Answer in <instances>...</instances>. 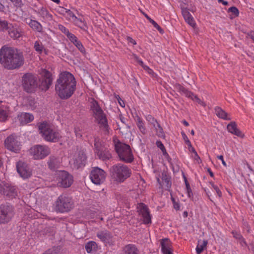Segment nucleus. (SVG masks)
Returning a JSON list of instances; mask_svg holds the SVG:
<instances>
[{
    "label": "nucleus",
    "instance_id": "nucleus-1",
    "mask_svg": "<svg viewBox=\"0 0 254 254\" xmlns=\"http://www.w3.org/2000/svg\"><path fill=\"white\" fill-rule=\"evenodd\" d=\"M76 80L72 74L68 71L62 72L55 85V90L62 99L70 97L76 88Z\"/></svg>",
    "mask_w": 254,
    "mask_h": 254
},
{
    "label": "nucleus",
    "instance_id": "nucleus-2",
    "mask_svg": "<svg viewBox=\"0 0 254 254\" xmlns=\"http://www.w3.org/2000/svg\"><path fill=\"white\" fill-rule=\"evenodd\" d=\"M23 62L22 53L11 47L4 46L0 50L1 64H19Z\"/></svg>",
    "mask_w": 254,
    "mask_h": 254
},
{
    "label": "nucleus",
    "instance_id": "nucleus-3",
    "mask_svg": "<svg viewBox=\"0 0 254 254\" xmlns=\"http://www.w3.org/2000/svg\"><path fill=\"white\" fill-rule=\"evenodd\" d=\"M38 128L42 137L46 141L56 142L62 137L58 130L46 122L41 123Z\"/></svg>",
    "mask_w": 254,
    "mask_h": 254
},
{
    "label": "nucleus",
    "instance_id": "nucleus-4",
    "mask_svg": "<svg viewBox=\"0 0 254 254\" xmlns=\"http://www.w3.org/2000/svg\"><path fill=\"white\" fill-rule=\"evenodd\" d=\"M112 179L117 183H122L130 177L131 171L126 165L118 164L111 169Z\"/></svg>",
    "mask_w": 254,
    "mask_h": 254
},
{
    "label": "nucleus",
    "instance_id": "nucleus-5",
    "mask_svg": "<svg viewBox=\"0 0 254 254\" xmlns=\"http://www.w3.org/2000/svg\"><path fill=\"white\" fill-rule=\"evenodd\" d=\"M90 108L96 122L101 127L107 129L108 127L107 119L106 115L99 106L98 102L94 100H92L91 102Z\"/></svg>",
    "mask_w": 254,
    "mask_h": 254
},
{
    "label": "nucleus",
    "instance_id": "nucleus-6",
    "mask_svg": "<svg viewBox=\"0 0 254 254\" xmlns=\"http://www.w3.org/2000/svg\"><path fill=\"white\" fill-rule=\"evenodd\" d=\"M115 149L120 159L126 163H131L134 159L130 146L121 142L115 143Z\"/></svg>",
    "mask_w": 254,
    "mask_h": 254
},
{
    "label": "nucleus",
    "instance_id": "nucleus-7",
    "mask_svg": "<svg viewBox=\"0 0 254 254\" xmlns=\"http://www.w3.org/2000/svg\"><path fill=\"white\" fill-rule=\"evenodd\" d=\"M21 85L26 92H35L38 87L37 76L31 73L24 74L22 77Z\"/></svg>",
    "mask_w": 254,
    "mask_h": 254
},
{
    "label": "nucleus",
    "instance_id": "nucleus-8",
    "mask_svg": "<svg viewBox=\"0 0 254 254\" xmlns=\"http://www.w3.org/2000/svg\"><path fill=\"white\" fill-rule=\"evenodd\" d=\"M73 205L71 198L63 194L60 195L55 201L54 209L57 212L63 213L69 211Z\"/></svg>",
    "mask_w": 254,
    "mask_h": 254
},
{
    "label": "nucleus",
    "instance_id": "nucleus-9",
    "mask_svg": "<svg viewBox=\"0 0 254 254\" xmlns=\"http://www.w3.org/2000/svg\"><path fill=\"white\" fill-rule=\"evenodd\" d=\"M29 153L33 159L41 160L50 154L51 149L46 145H35L30 148Z\"/></svg>",
    "mask_w": 254,
    "mask_h": 254
},
{
    "label": "nucleus",
    "instance_id": "nucleus-10",
    "mask_svg": "<svg viewBox=\"0 0 254 254\" xmlns=\"http://www.w3.org/2000/svg\"><path fill=\"white\" fill-rule=\"evenodd\" d=\"M39 88L42 91H46L51 85L53 81L52 74L46 69H42L40 72Z\"/></svg>",
    "mask_w": 254,
    "mask_h": 254
},
{
    "label": "nucleus",
    "instance_id": "nucleus-11",
    "mask_svg": "<svg viewBox=\"0 0 254 254\" xmlns=\"http://www.w3.org/2000/svg\"><path fill=\"white\" fill-rule=\"evenodd\" d=\"M58 184L63 188L70 187L73 183V177L67 172L59 171L57 172Z\"/></svg>",
    "mask_w": 254,
    "mask_h": 254
},
{
    "label": "nucleus",
    "instance_id": "nucleus-12",
    "mask_svg": "<svg viewBox=\"0 0 254 254\" xmlns=\"http://www.w3.org/2000/svg\"><path fill=\"white\" fill-rule=\"evenodd\" d=\"M89 177L93 183L99 185L105 181L106 174L103 169L99 167H94L91 171Z\"/></svg>",
    "mask_w": 254,
    "mask_h": 254
},
{
    "label": "nucleus",
    "instance_id": "nucleus-13",
    "mask_svg": "<svg viewBox=\"0 0 254 254\" xmlns=\"http://www.w3.org/2000/svg\"><path fill=\"white\" fill-rule=\"evenodd\" d=\"M14 215L13 208L11 206L1 205L0 206V223L8 222Z\"/></svg>",
    "mask_w": 254,
    "mask_h": 254
},
{
    "label": "nucleus",
    "instance_id": "nucleus-14",
    "mask_svg": "<svg viewBox=\"0 0 254 254\" xmlns=\"http://www.w3.org/2000/svg\"><path fill=\"white\" fill-rule=\"evenodd\" d=\"M5 147L11 151L17 153L21 149V143L17 137L11 135L4 141Z\"/></svg>",
    "mask_w": 254,
    "mask_h": 254
},
{
    "label": "nucleus",
    "instance_id": "nucleus-15",
    "mask_svg": "<svg viewBox=\"0 0 254 254\" xmlns=\"http://www.w3.org/2000/svg\"><path fill=\"white\" fill-rule=\"evenodd\" d=\"M16 166L17 173L23 179H27L31 177L32 170L26 163L19 161Z\"/></svg>",
    "mask_w": 254,
    "mask_h": 254
},
{
    "label": "nucleus",
    "instance_id": "nucleus-16",
    "mask_svg": "<svg viewBox=\"0 0 254 254\" xmlns=\"http://www.w3.org/2000/svg\"><path fill=\"white\" fill-rule=\"evenodd\" d=\"M137 212L140 216L144 224H148L151 223V217L149 213L148 208L143 203H139L137 206Z\"/></svg>",
    "mask_w": 254,
    "mask_h": 254
},
{
    "label": "nucleus",
    "instance_id": "nucleus-17",
    "mask_svg": "<svg viewBox=\"0 0 254 254\" xmlns=\"http://www.w3.org/2000/svg\"><path fill=\"white\" fill-rule=\"evenodd\" d=\"M161 252L162 254H173V248L171 242L168 239L160 241Z\"/></svg>",
    "mask_w": 254,
    "mask_h": 254
},
{
    "label": "nucleus",
    "instance_id": "nucleus-18",
    "mask_svg": "<svg viewBox=\"0 0 254 254\" xmlns=\"http://www.w3.org/2000/svg\"><path fill=\"white\" fill-rule=\"evenodd\" d=\"M86 158V156L83 152L75 154L72 160L73 165L77 168L81 167L84 165Z\"/></svg>",
    "mask_w": 254,
    "mask_h": 254
},
{
    "label": "nucleus",
    "instance_id": "nucleus-19",
    "mask_svg": "<svg viewBox=\"0 0 254 254\" xmlns=\"http://www.w3.org/2000/svg\"><path fill=\"white\" fill-rule=\"evenodd\" d=\"M97 236L102 242L105 244H111L113 243L112 235L107 230L98 232Z\"/></svg>",
    "mask_w": 254,
    "mask_h": 254
},
{
    "label": "nucleus",
    "instance_id": "nucleus-20",
    "mask_svg": "<svg viewBox=\"0 0 254 254\" xmlns=\"http://www.w3.org/2000/svg\"><path fill=\"white\" fill-rule=\"evenodd\" d=\"M17 119L21 125H26L34 120V116L32 114L28 113L22 112L20 113Z\"/></svg>",
    "mask_w": 254,
    "mask_h": 254
},
{
    "label": "nucleus",
    "instance_id": "nucleus-21",
    "mask_svg": "<svg viewBox=\"0 0 254 254\" xmlns=\"http://www.w3.org/2000/svg\"><path fill=\"white\" fill-rule=\"evenodd\" d=\"M179 89L181 90L185 94V95L189 98H190L192 100L197 102L203 106H205V103L199 99L196 95H194L192 92L186 90L183 87L179 85Z\"/></svg>",
    "mask_w": 254,
    "mask_h": 254
},
{
    "label": "nucleus",
    "instance_id": "nucleus-22",
    "mask_svg": "<svg viewBox=\"0 0 254 254\" xmlns=\"http://www.w3.org/2000/svg\"><path fill=\"white\" fill-rule=\"evenodd\" d=\"M179 89L181 90L185 94V95L189 98H190L192 100L197 102L203 106H205V103L199 99L196 95H194L192 92L186 90L183 87L179 85Z\"/></svg>",
    "mask_w": 254,
    "mask_h": 254
},
{
    "label": "nucleus",
    "instance_id": "nucleus-23",
    "mask_svg": "<svg viewBox=\"0 0 254 254\" xmlns=\"http://www.w3.org/2000/svg\"><path fill=\"white\" fill-rule=\"evenodd\" d=\"M10 27L8 28L9 36L14 39H17L21 35V31L17 26L9 24Z\"/></svg>",
    "mask_w": 254,
    "mask_h": 254
},
{
    "label": "nucleus",
    "instance_id": "nucleus-24",
    "mask_svg": "<svg viewBox=\"0 0 254 254\" xmlns=\"http://www.w3.org/2000/svg\"><path fill=\"white\" fill-rule=\"evenodd\" d=\"M227 129L229 132L238 136L243 137V133L237 128L235 122H232L227 125Z\"/></svg>",
    "mask_w": 254,
    "mask_h": 254
},
{
    "label": "nucleus",
    "instance_id": "nucleus-25",
    "mask_svg": "<svg viewBox=\"0 0 254 254\" xmlns=\"http://www.w3.org/2000/svg\"><path fill=\"white\" fill-rule=\"evenodd\" d=\"M85 249L87 253L95 254L98 250L97 244L95 242L89 241L85 244Z\"/></svg>",
    "mask_w": 254,
    "mask_h": 254
},
{
    "label": "nucleus",
    "instance_id": "nucleus-26",
    "mask_svg": "<svg viewBox=\"0 0 254 254\" xmlns=\"http://www.w3.org/2000/svg\"><path fill=\"white\" fill-rule=\"evenodd\" d=\"M182 12L185 21L191 26L194 27L195 25V21L189 11L187 9L183 8Z\"/></svg>",
    "mask_w": 254,
    "mask_h": 254
},
{
    "label": "nucleus",
    "instance_id": "nucleus-27",
    "mask_svg": "<svg viewBox=\"0 0 254 254\" xmlns=\"http://www.w3.org/2000/svg\"><path fill=\"white\" fill-rule=\"evenodd\" d=\"M10 114L9 107L7 106H0V122H4Z\"/></svg>",
    "mask_w": 254,
    "mask_h": 254
},
{
    "label": "nucleus",
    "instance_id": "nucleus-28",
    "mask_svg": "<svg viewBox=\"0 0 254 254\" xmlns=\"http://www.w3.org/2000/svg\"><path fill=\"white\" fill-rule=\"evenodd\" d=\"M122 254H138V250L135 245L128 244L124 248Z\"/></svg>",
    "mask_w": 254,
    "mask_h": 254
},
{
    "label": "nucleus",
    "instance_id": "nucleus-29",
    "mask_svg": "<svg viewBox=\"0 0 254 254\" xmlns=\"http://www.w3.org/2000/svg\"><path fill=\"white\" fill-rule=\"evenodd\" d=\"M215 113L216 115L220 118H221L225 120H231V118L228 115V114L220 107H216L215 108Z\"/></svg>",
    "mask_w": 254,
    "mask_h": 254
},
{
    "label": "nucleus",
    "instance_id": "nucleus-30",
    "mask_svg": "<svg viewBox=\"0 0 254 254\" xmlns=\"http://www.w3.org/2000/svg\"><path fill=\"white\" fill-rule=\"evenodd\" d=\"M208 242L207 240L198 241L197 245L195 250L197 254H200L204 250L206 249Z\"/></svg>",
    "mask_w": 254,
    "mask_h": 254
},
{
    "label": "nucleus",
    "instance_id": "nucleus-31",
    "mask_svg": "<svg viewBox=\"0 0 254 254\" xmlns=\"http://www.w3.org/2000/svg\"><path fill=\"white\" fill-rule=\"evenodd\" d=\"M27 23L34 30L39 32H41L42 30L41 24L37 21L31 19L28 22H27Z\"/></svg>",
    "mask_w": 254,
    "mask_h": 254
},
{
    "label": "nucleus",
    "instance_id": "nucleus-32",
    "mask_svg": "<svg viewBox=\"0 0 254 254\" xmlns=\"http://www.w3.org/2000/svg\"><path fill=\"white\" fill-rule=\"evenodd\" d=\"M72 17L73 19V21L77 26L84 31H86L87 30V26L86 22L78 18L74 15V14H72Z\"/></svg>",
    "mask_w": 254,
    "mask_h": 254
},
{
    "label": "nucleus",
    "instance_id": "nucleus-33",
    "mask_svg": "<svg viewBox=\"0 0 254 254\" xmlns=\"http://www.w3.org/2000/svg\"><path fill=\"white\" fill-rule=\"evenodd\" d=\"M35 50L40 54H47V52L42 43L39 41H36L34 46Z\"/></svg>",
    "mask_w": 254,
    "mask_h": 254
},
{
    "label": "nucleus",
    "instance_id": "nucleus-34",
    "mask_svg": "<svg viewBox=\"0 0 254 254\" xmlns=\"http://www.w3.org/2000/svg\"><path fill=\"white\" fill-rule=\"evenodd\" d=\"M136 125L138 128L139 131L143 134L146 133V129L144 125L143 120L141 118L138 116L136 117Z\"/></svg>",
    "mask_w": 254,
    "mask_h": 254
},
{
    "label": "nucleus",
    "instance_id": "nucleus-35",
    "mask_svg": "<svg viewBox=\"0 0 254 254\" xmlns=\"http://www.w3.org/2000/svg\"><path fill=\"white\" fill-rule=\"evenodd\" d=\"M97 156L101 159L103 160L109 159L111 158V154L108 151H106L104 148L100 152H97Z\"/></svg>",
    "mask_w": 254,
    "mask_h": 254
},
{
    "label": "nucleus",
    "instance_id": "nucleus-36",
    "mask_svg": "<svg viewBox=\"0 0 254 254\" xmlns=\"http://www.w3.org/2000/svg\"><path fill=\"white\" fill-rule=\"evenodd\" d=\"M6 194L10 198L15 197L17 195V191L14 186H8L6 190Z\"/></svg>",
    "mask_w": 254,
    "mask_h": 254
},
{
    "label": "nucleus",
    "instance_id": "nucleus-37",
    "mask_svg": "<svg viewBox=\"0 0 254 254\" xmlns=\"http://www.w3.org/2000/svg\"><path fill=\"white\" fill-rule=\"evenodd\" d=\"M232 234L234 237L240 241V244L242 245V246L245 247L247 246L246 242H245V241L244 240L240 233L237 232H233Z\"/></svg>",
    "mask_w": 254,
    "mask_h": 254
},
{
    "label": "nucleus",
    "instance_id": "nucleus-38",
    "mask_svg": "<svg viewBox=\"0 0 254 254\" xmlns=\"http://www.w3.org/2000/svg\"><path fill=\"white\" fill-rule=\"evenodd\" d=\"M95 152L96 154H97V152L101 151L104 148L102 146L101 143L100 142L99 140L98 139H95Z\"/></svg>",
    "mask_w": 254,
    "mask_h": 254
},
{
    "label": "nucleus",
    "instance_id": "nucleus-39",
    "mask_svg": "<svg viewBox=\"0 0 254 254\" xmlns=\"http://www.w3.org/2000/svg\"><path fill=\"white\" fill-rule=\"evenodd\" d=\"M158 126H159L158 127H157L156 126H153V127H154V128L156 130V134L158 136L161 137H164V132H163V129L159 124H158Z\"/></svg>",
    "mask_w": 254,
    "mask_h": 254
},
{
    "label": "nucleus",
    "instance_id": "nucleus-40",
    "mask_svg": "<svg viewBox=\"0 0 254 254\" xmlns=\"http://www.w3.org/2000/svg\"><path fill=\"white\" fill-rule=\"evenodd\" d=\"M57 162V159L54 157H50L48 161V166L51 169H53L55 167V164Z\"/></svg>",
    "mask_w": 254,
    "mask_h": 254
},
{
    "label": "nucleus",
    "instance_id": "nucleus-41",
    "mask_svg": "<svg viewBox=\"0 0 254 254\" xmlns=\"http://www.w3.org/2000/svg\"><path fill=\"white\" fill-rule=\"evenodd\" d=\"M10 27L9 24L5 20H0V31L8 29Z\"/></svg>",
    "mask_w": 254,
    "mask_h": 254
},
{
    "label": "nucleus",
    "instance_id": "nucleus-42",
    "mask_svg": "<svg viewBox=\"0 0 254 254\" xmlns=\"http://www.w3.org/2000/svg\"><path fill=\"white\" fill-rule=\"evenodd\" d=\"M146 120L153 126H156L158 127H159L157 121L151 116L148 115L147 116Z\"/></svg>",
    "mask_w": 254,
    "mask_h": 254
},
{
    "label": "nucleus",
    "instance_id": "nucleus-43",
    "mask_svg": "<svg viewBox=\"0 0 254 254\" xmlns=\"http://www.w3.org/2000/svg\"><path fill=\"white\" fill-rule=\"evenodd\" d=\"M146 18L151 22L152 25L154 26L155 28H156L158 31L160 32H162V30L161 27L158 25V24L153 19H152L149 16L147 15H145Z\"/></svg>",
    "mask_w": 254,
    "mask_h": 254
},
{
    "label": "nucleus",
    "instance_id": "nucleus-44",
    "mask_svg": "<svg viewBox=\"0 0 254 254\" xmlns=\"http://www.w3.org/2000/svg\"><path fill=\"white\" fill-rule=\"evenodd\" d=\"M156 144L157 147L162 151L164 155H168L165 148L161 141H157Z\"/></svg>",
    "mask_w": 254,
    "mask_h": 254
},
{
    "label": "nucleus",
    "instance_id": "nucleus-45",
    "mask_svg": "<svg viewBox=\"0 0 254 254\" xmlns=\"http://www.w3.org/2000/svg\"><path fill=\"white\" fill-rule=\"evenodd\" d=\"M74 45L77 47V48L83 54H85V50L80 41L78 40L76 42Z\"/></svg>",
    "mask_w": 254,
    "mask_h": 254
},
{
    "label": "nucleus",
    "instance_id": "nucleus-46",
    "mask_svg": "<svg viewBox=\"0 0 254 254\" xmlns=\"http://www.w3.org/2000/svg\"><path fill=\"white\" fill-rule=\"evenodd\" d=\"M209 183L211 187L216 191L218 196L221 197L222 196V192L221 190L219 189L218 187L216 185H214V184L212 182H209Z\"/></svg>",
    "mask_w": 254,
    "mask_h": 254
},
{
    "label": "nucleus",
    "instance_id": "nucleus-47",
    "mask_svg": "<svg viewBox=\"0 0 254 254\" xmlns=\"http://www.w3.org/2000/svg\"><path fill=\"white\" fill-rule=\"evenodd\" d=\"M185 180L186 188V191L187 192V194H188V197H190L192 195L191 190L189 185V184L187 181L186 178H185Z\"/></svg>",
    "mask_w": 254,
    "mask_h": 254
},
{
    "label": "nucleus",
    "instance_id": "nucleus-48",
    "mask_svg": "<svg viewBox=\"0 0 254 254\" xmlns=\"http://www.w3.org/2000/svg\"><path fill=\"white\" fill-rule=\"evenodd\" d=\"M67 37L69 39L70 41L74 44L76 42H77L78 40L77 37L73 34L70 33V32L66 34Z\"/></svg>",
    "mask_w": 254,
    "mask_h": 254
},
{
    "label": "nucleus",
    "instance_id": "nucleus-49",
    "mask_svg": "<svg viewBox=\"0 0 254 254\" xmlns=\"http://www.w3.org/2000/svg\"><path fill=\"white\" fill-rule=\"evenodd\" d=\"M228 12H232L234 16H238L239 13L238 8L234 6L229 8Z\"/></svg>",
    "mask_w": 254,
    "mask_h": 254
},
{
    "label": "nucleus",
    "instance_id": "nucleus-50",
    "mask_svg": "<svg viewBox=\"0 0 254 254\" xmlns=\"http://www.w3.org/2000/svg\"><path fill=\"white\" fill-rule=\"evenodd\" d=\"M20 64H4V68L7 69H13L18 68Z\"/></svg>",
    "mask_w": 254,
    "mask_h": 254
},
{
    "label": "nucleus",
    "instance_id": "nucleus-51",
    "mask_svg": "<svg viewBox=\"0 0 254 254\" xmlns=\"http://www.w3.org/2000/svg\"><path fill=\"white\" fill-rule=\"evenodd\" d=\"M43 254H59L58 249L53 248L45 252Z\"/></svg>",
    "mask_w": 254,
    "mask_h": 254
},
{
    "label": "nucleus",
    "instance_id": "nucleus-52",
    "mask_svg": "<svg viewBox=\"0 0 254 254\" xmlns=\"http://www.w3.org/2000/svg\"><path fill=\"white\" fill-rule=\"evenodd\" d=\"M143 69L146 71L149 74H151L153 76H154L155 74L153 71L150 69L146 64H142Z\"/></svg>",
    "mask_w": 254,
    "mask_h": 254
},
{
    "label": "nucleus",
    "instance_id": "nucleus-53",
    "mask_svg": "<svg viewBox=\"0 0 254 254\" xmlns=\"http://www.w3.org/2000/svg\"><path fill=\"white\" fill-rule=\"evenodd\" d=\"M143 69L146 71L149 74H151L153 76H154L155 74L153 71L150 69L146 64H142Z\"/></svg>",
    "mask_w": 254,
    "mask_h": 254
},
{
    "label": "nucleus",
    "instance_id": "nucleus-54",
    "mask_svg": "<svg viewBox=\"0 0 254 254\" xmlns=\"http://www.w3.org/2000/svg\"><path fill=\"white\" fill-rule=\"evenodd\" d=\"M13 4L17 7H20L22 5L21 0H10Z\"/></svg>",
    "mask_w": 254,
    "mask_h": 254
},
{
    "label": "nucleus",
    "instance_id": "nucleus-55",
    "mask_svg": "<svg viewBox=\"0 0 254 254\" xmlns=\"http://www.w3.org/2000/svg\"><path fill=\"white\" fill-rule=\"evenodd\" d=\"M192 157L197 163L199 164L201 162V159L196 152H195L193 154H192Z\"/></svg>",
    "mask_w": 254,
    "mask_h": 254
},
{
    "label": "nucleus",
    "instance_id": "nucleus-56",
    "mask_svg": "<svg viewBox=\"0 0 254 254\" xmlns=\"http://www.w3.org/2000/svg\"><path fill=\"white\" fill-rule=\"evenodd\" d=\"M127 41L128 43L129 44H130V45L133 46V45H135L136 44L135 41L134 39H133L131 37H127Z\"/></svg>",
    "mask_w": 254,
    "mask_h": 254
},
{
    "label": "nucleus",
    "instance_id": "nucleus-57",
    "mask_svg": "<svg viewBox=\"0 0 254 254\" xmlns=\"http://www.w3.org/2000/svg\"><path fill=\"white\" fill-rule=\"evenodd\" d=\"M59 29H60V30L61 31H62L63 33H64V34H65L66 35L69 33V32L68 31V29H66L64 26L62 25H59Z\"/></svg>",
    "mask_w": 254,
    "mask_h": 254
},
{
    "label": "nucleus",
    "instance_id": "nucleus-58",
    "mask_svg": "<svg viewBox=\"0 0 254 254\" xmlns=\"http://www.w3.org/2000/svg\"><path fill=\"white\" fill-rule=\"evenodd\" d=\"M183 135V137L185 141V142L189 146H191V142L189 140V139H188V137L187 136V135L184 133H183L182 134Z\"/></svg>",
    "mask_w": 254,
    "mask_h": 254
},
{
    "label": "nucleus",
    "instance_id": "nucleus-59",
    "mask_svg": "<svg viewBox=\"0 0 254 254\" xmlns=\"http://www.w3.org/2000/svg\"><path fill=\"white\" fill-rule=\"evenodd\" d=\"M217 158L221 160L223 166H224L225 167L227 166V164L226 162L224 161L223 156L222 155L218 156Z\"/></svg>",
    "mask_w": 254,
    "mask_h": 254
},
{
    "label": "nucleus",
    "instance_id": "nucleus-60",
    "mask_svg": "<svg viewBox=\"0 0 254 254\" xmlns=\"http://www.w3.org/2000/svg\"><path fill=\"white\" fill-rule=\"evenodd\" d=\"M174 208L176 210H180V206L178 202H174V203L173 204Z\"/></svg>",
    "mask_w": 254,
    "mask_h": 254
},
{
    "label": "nucleus",
    "instance_id": "nucleus-61",
    "mask_svg": "<svg viewBox=\"0 0 254 254\" xmlns=\"http://www.w3.org/2000/svg\"><path fill=\"white\" fill-rule=\"evenodd\" d=\"M118 99L119 103L120 104L121 106H122L123 107H125V104L124 101L122 100L119 97V99Z\"/></svg>",
    "mask_w": 254,
    "mask_h": 254
},
{
    "label": "nucleus",
    "instance_id": "nucleus-62",
    "mask_svg": "<svg viewBox=\"0 0 254 254\" xmlns=\"http://www.w3.org/2000/svg\"><path fill=\"white\" fill-rule=\"evenodd\" d=\"M218 1L219 3L221 2L224 5H227L228 4V2L224 0H218Z\"/></svg>",
    "mask_w": 254,
    "mask_h": 254
},
{
    "label": "nucleus",
    "instance_id": "nucleus-63",
    "mask_svg": "<svg viewBox=\"0 0 254 254\" xmlns=\"http://www.w3.org/2000/svg\"><path fill=\"white\" fill-rule=\"evenodd\" d=\"M189 147H190V150L192 152V154H193L194 153V152H196V151L195 150L194 148L192 147L191 145V146H189Z\"/></svg>",
    "mask_w": 254,
    "mask_h": 254
},
{
    "label": "nucleus",
    "instance_id": "nucleus-64",
    "mask_svg": "<svg viewBox=\"0 0 254 254\" xmlns=\"http://www.w3.org/2000/svg\"><path fill=\"white\" fill-rule=\"evenodd\" d=\"M249 36L251 37V38H252V39H253V40L254 41V32H251L249 34Z\"/></svg>",
    "mask_w": 254,
    "mask_h": 254
}]
</instances>
